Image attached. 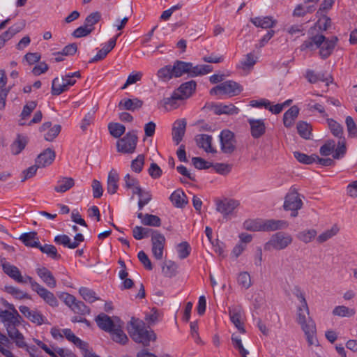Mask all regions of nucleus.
<instances>
[{
    "mask_svg": "<svg viewBox=\"0 0 357 357\" xmlns=\"http://www.w3.org/2000/svg\"><path fill=\"white\" fill-rule=\"evenodd\" d=\"M96 321L100 328L109 333L114 342L121 344H126L128 338L123 331V322L118 317L111 318L101 313L96 317Z\"/></svg>",
    "mask_w": 357,
    "mask_h": 357,
    "instance_id": "obj_1",
    "label": "nucleus"
},
{
    "mask_svg": "<svg viewBox=\"0 0 357 357\" xmlns=\"http://www.w3.org/2000/svg\"><path fill=\"white\" fill-rule=\"evenodd\" d=\"M128 331L132 339L146 347L149 345L151 341L156 340V335L152 330H148L145 324L137 319L132 318L128 326Z\"/></svg>",
    "mask_w": 357,
    "mask_h": 357,
    "instance_id": "obj_2",
    "label": "nucleus"
},
{
    "mask_svg": "<svg viewBox=\"0 0 357 357\" xmlns=\"http://www.w3.org/2000/svg\"><path fill=\"white\" fill-rule=\"evenodd\" d=\"M297 322L301 325L309 345L317 344L316 325L314 321L309 317L307 303L301 304L298 307Z\"/></svg>",
    "mask_w": 357,
    "mask_h": 357,
    "instance_id": "obj_3",
    "label": "nucleus"
},
{
    "mask_svg": "<svg viewBox=\"0 0 357 357\" xmlns=\"http://www.w3.org/2000/svg\"><path fill=\"white\" fill-rule=\"evenodd\" d=\"M173 75L174 77H180L184 74H188L190 77H197L206 75L213 70V67L210 65H197L193 66L190 62H185L179 60L174 61L172 66Z\"/></svg>",
    "mask_w": 357,
    "mask_h": 357,
    "instance_id": "obj_4",
    "label": "nucleus"
},
{
    "mask_svg": "<svg viewBox=\"0 0 357 357\" xmlns=\"http://www.w3.org/2000/svg\"><path fill=\"white\" fill-rule=\"evenodd\" d=\"M9 308L11 311L0 310V321L3 324L8 334L15 330L20 325L22 320L21 316L13 305H10Z\"/></svg>",
    "mask_w": 357,
    "mask_h": 357,
    "instance_id": "obj_5",
    "label": "nucleus"
},
{
    "mask_svg": "<svg viewBox=\"0 0 357 357\" xmlns=\"http://www.w3.org/2000/svg\"><path fill=\"white\" fill-rule=\"evenodd\" d=\"M293 241L292 236L286 233L277 232L271 236L270 239L264 244L266 250H282L287 248Z\"/></svg>",
    "mask_w": 357,
    "mask_h": 357,
    "instance_id": "obj_6",
    "label": "nucleus"
},
{
    "mask_svg": "<svg viewBox=\"0 0 357 357\" xmlns=\"http://www.w3.org/2000/svg\"><path fill=\"white\" fill-rule=\"evenodd\" d=\"M137 142L138 137L136 132L134 130L130 131L117 141V151L124 154L133 153L135 151Z\"/></svg>",
    "mask_w": 357,
    "mask_h": 357,
    "instance_id": "obj_7",
    "label": "nucleus"
},
{
    "mask_svg": "<svg viewBox=\"0 0 357 357\" xmlns=\"http://www.w3.org/2000/svg\"><path fill=\"white\" fill-rule=\"evenodd\" d=\"M243 90L242 86L236 82L229 80L212 88L211 95H227L229 97L237 96Z\"/></svg>",
    "mask_w": 357,
    "mask_h": 357,
    "instance_id": "obj_8",
    "label": "nucleus"
},
{
    "mask_svg": "<svg viewBox=\"0 0 357 357\" xmlns=\"http://www.w3.org/2000/svg\"><path fill=\"white\" fill-rule=\"evenodd\" d=\"M240 206L238 200L233 199H224L216 202V210L220 213L227 220L235 215L236 210Z\"/></svg>",
    "mask_w": 357,
    "mask_h": 357,
    "instance_id": "obj_9",
    "label": "nucleus"
},
{
    "mask_svg": "<svg viewBox=\"0 0 357 357\" xmlns=\"http://www.w3.org/2000/svg\"><path fill=\"white\" fill-rule=\"evenodd\" d=\"M1 266L3 272L17 283L30 284L33 280L29 275L22 276L20 269L17 266L7 262L6 261H1Z\"/></svg>",
    "mask_w": 357,
    "mask_h": 357,
    "instance_id": "obj_10",
    "label": "nucleus"
},
{
    "mask_svg": "<svg viewBox=\"0 0 357 357\" xmlns=\"http://www.w3.org/2000/svg\"><path fill=\"white\" fill-rule=\"evenodd\" d=\"M31 289L36 292L37 294L48 305L52 307L58 305V300L52 292L40 284L36 280H33L29 284Z\"/></svg>",
    "mask_w": 357,
    "mask_h": 357,
    "instance_id": "obj_11",
    "label": "nucleus"
},
{
    "mask_svg": "<svg viewBox=\"0 0 357 357\" xmlns=\"http://www.w3.org/2000/svg\"><path fill=\"white\" fill-rule=\"evenodd\" d=\"M75 82L76 80L72 79V76H70V75L54 78L52 84V94L59 96L67 91L69 86L74 85Z\"/></svg>",
    "mask_w": 357,
    "mask_h": 357,
    "instance_id": "obj_12",
    "label": "nucleus"
},
{
    "mask_svg": "<svg viewBox=\"0 0 357 357\" xmlns=\"http://www.w3.org/2000/svg\"><path fill=\"white\" fill-rule=\"evenodd\" d=\"M33 341L36 344L42 349L46 354H49L51 357H74L73 353L70 351L53 346H48L45 342L38 339H33Z\"/></svg>",
    "mask_w": 357,
    "mask_h": 357,
    "instance_id": "obj_13",
    "label": "nucleus"
},
{
    "mask_svg": "<svg viewBox=\"0 0 357 357\" xmlns=\"http://www.w3.org/2000/svg\"><path fill=\"white\" fill-rule=\"evenodd\" d=\"M152 253L155 258L160 260L163 257V250L165 243V236L155 231H153L151 235Z\"/></svg>",
    "mask_w": 357,
    "mask_h": 357,
    "instance_id": "obj_14",
    "label": "nucleus"
},
{
    "mask_svg": "<svg viewBox=\"0 0 357 357\" xmlns=\"http://www.w3.org/2000/svg\"><path fill=\"white\" fill-rule=\"evenodd\" d=\"M303 202L295 188H291L285 197L284 208L285 210L298 211L302 208Z\"/></svg>",
    "mask_w": 357,
    "mask_h": 357,
    "instance_id": "obj_15",
    "label": "nucleus"
},
{
    "mask_svg": "<svg viewBox=\"0 0 357 357\" xmlns=\"http://www.w3.org/2000/svg\"><path fill=\"white\" fill-rule=\"evenodd\" d=\"M84 241V236L79 233L74 237V241H72L70 237L66 234L58 235L54 237V241L59 245H62L70 249L77 248L81 242Z\"/></svg>",
    "mask_w": 357,
    "mask_h": 357,
    "instance_id": "obj_16",
    "label": "nucleus"
},
{
    "mask_svg": "<svg viewBox=\"0 0 357 357\" xmlns=\"http://www.w3.org/2000/svg\"><path fill=\"white\" fill-rule=\"evenodd\" d=\"M221 149L225 153H231L235 150V139L233 132L222 130L220 135Z\"/></svg>",
    "mask_w": 357,
    "mask_h": 357,
    "instance_id": "obj_17",
    "label": "nucleus"
},
{
    "mask_svg": "<svg viewBox=\"0 0 357 357\" xmlns=\"http://www.w3.org/2000/svg\"><path fill=\"white\" fill-rule=\"evenodd\" d=\"M337 42V37L327 38L324 36V39L319 47V53L321 59H326L332 54Z\"/></svg>",
    "mask_w": 357,
    "mask_h": 357,
    "instance_id": "obj_18",
    "label": "nucleus"
},
{
    "mask_svg": "<svg viewBox=\"0 0 357 357\" xmlns=\"http://www.w3.org/2000/svg\"><path fill=\"white\" fill-rule=\"evenodd\" d=\"M229 314L231 321L241 333H245L243 322V310L241 306H235L229 308Z\"/></svg>",
    "mask_w": 357,
    "mask_h": 357,
    "instance_id": "obj_19",
    "label": "nucleus"
},
{
    "mask_svg": "<svg viewBox=\"0 0 357 357\" xmlns=\"http://www.w3.org/2000/svg\"><path fill=\"white\" fill-rule=\"evenodd\" d=\"M248 122L250 127V133L253 138L258 139L264 135L266 124L264 119H248Z\"/></svg>",
    "mask_w": 357,
    "mask_h": 357,
    "instance_id": "obj_20",
    "label": "nucleus"
},
{
    "mask_svg": "<svg viewBox=\"0 0 357 357\" xmlns=\"http://www.w3.org/2000/svg\"><path fill=\"white\" fill-rule=\"evenodd\" d=\"M36 272L40 280L49 288L54 289L56 287V280L52 273L46 267L37 268Z\"/></svg>",
    "mask_w": 357,
    "mask_h": 357,
    "instance_id": "obj_21",
    "label": "nucleus"
},
{
    "mask_svg": "<svg viewBox=\"0 0 357 357\" xmlns=\"http://www.w3.org/2000/svg\"><path fill=\"white\" fill-rule=\"evenodd\" d=\"M289 226V224L285 220H263L261 224L262 231H272L279 229H285Z\"/></svg>",
    "mask_w": 357,
    "mask_h": 357,
    "instance_id": "obj_22",
    "label": "nucleus"
},
{
    "mask_svg": "<svg viewBox=\"0 0 357 357\" xmlns=\"http://www.w3.org/2000/svg\"><path fill=\"white\" fill-rule=\"evenodd\" d=\"M186 128V121L183 119L177 120L174 122L172 128V139L176 145L179 144L185 135Z\"/></svg>",
    "mask_w": 357,
    "mask_h": 357,
    "instance_id": "obj_23",
    "label": "nucleus"
},
{
    "mask_svg": "<svg viewBox=\"0 0 357 357\" xmlns=\"http://www.w3.org/2000/svg\"><path fill=\"white\" fill-rule=\"evenodd\" d=\"M20 312L29 319L31 322L41 325L44 323L45 317L38 310H31L27 306L21 305L19 307Z\"/></svg>",
    "mask_w": 357,
    "mask_h": 357,
    "instance_id": "obj_24",
    "label": "nucleus"
},
{
    "mask_svg": "<svg viewBox=\"0 0 357 357\" xmlns=\"http://www.w3.org/2000/svg\"><path fill=\"white\" fill-rule=\"evenodd\" d=\"M55 157L56 154L54 151L48 148L38 155L36 159V164H37L39 167H45L52 163Z\"/></svg>",
    "mask_w": 357,
    "mask_h": 357,
    "instance_id": "obj_25",
    "label": "nucleus"
},
{
    "mask_svg": "<svg viewBox=\"0 0 357 357\" xmlns=\"http://www.w3.org/2000/svg\"><path fill=\"white\" fill-rule=\"evenodd\" d=\"M61 129V127L60 125H54L53 127H52V123L47 121L45 122L41 126V127L40 128V131H47V132L44 135L45 139L49 142H52L60 133Z\"/></svg>",
    "mask_w": 357,
    "mask_h": 357,
    "instance_id": "obj_26",
    "label": "nucleus"
},
{
    "mask_svg": "<svg viewBox=\"0 0 357 357\" xmlns=\"http://www.w3.org/2000/svg\"><path fill=\"white\" fill-rule=\"evenodd\" d=\"M121 33H118L116 36L111 38L107 44H105L103 47L98 51V52L95 55L90 61L89 63H95L98 61L103 59L107 54L115 47L116 43V40Z\"/></svg>",
    "mask_w": 357,
    "mask_h": 357,
    "instance_id": "obj_27",
    "label": "nucleus"
},
{
    "mask_svg": "<svg viewBox=\"0 0 357 357\" xmlns=\"http://www.w3.org/2000/svg\"><path fill=\"white\" fill-rule=\"evenodd\" d=\"M197 83L194 80H190L182 84L176 90L174 91L181 98L184 100L189 98L192 93L195 91Z\"/></svg>",
    "mask_w": 357,
    "mask_h": 357,
    "instance_id": "obj_28",
    "label": "nucleus"
},
{
    "mask_svg": "<svg viewBox=\"0 0 357 357\" xmlns=\"http://www.w3.org/2000/svg\"><path fill=\"white\" fill-rule=\"evenodd\" d=\"M143 101L135 98L132 99L123 98L119 103V108L122 110L135 111L142 107Z\"/></svg>",
    "mask_w": 357,
    "mask_h": 357,
    "instance_id": "obj_29",
    "label": "nucleus"
},
{
    "mask_svg": "<svg viewBox=\"0 0 357 357\" xmlns=\"http://www.w3.org/2000/svg\"><path fill=\"white\" fill-rule=\"evenodd\" d=\"M324 36L319 34L310 37L307 40H305L303 43L301 45V50L314 51L319 49V47L320 46V44L322 42Z\"/></svg>",
    "mask_w": 357,
    "mask_h": 357,
    "instance_id": "obj_30",
    "label": "nucleus"
},
{
    "mask_svg": "<svg viewBox=\"0 0 357 357\" xmlns=\"http://www.w3.org/2000/svg\"><path fill=\"white\" fill-rule=\"evenodd\" d=\"M75 185V180L71 177L62 176L60 177L54 190L56 192L64 193L72 188Z\"/></svg>",
    "mask_w": 357,
    "mask_h": 357,
    "instance_id": "obj_31",
    "label": "nucleus"
},
{
    "mask_svg": "<svg viewBox=\"0 0 357 357\" xmlns=\"http://www.w3.org/2000/svg\"><path fill=\"white\" fill-rule=\"evenodd\" d=\"M197 145L208 153H215V150L212 148V137L210 135L202 134L195 137Z\"/></svg>",
    "mask_w": 357,
    "mask_h": 357,
    "instance_id": "obj_32",
    "label": "nucleus"
},
{
    "mask_svg": "<svg viewBox=\"0 0 357 357\" xmlns=\"http://www.w3.org/2000/svg\"><path fill=\"white\" fill-rule=\"evenodd\" d=\"M172 204L177 208H183L188 204V199L184 192L181 189L174 191L169 197Z\"/></svg>",
    "mask_w": 357,
    "mask_h": 357,
    "instance_id": "obj_33",
    "label": "nucleus"
},
{
    "mask_svg": "<svg viewBox=\"0 0 357 357\" xmlns=\"http://www.w3.org/2000/svg\"><path fill=\"white\" fill-rule=\"evenodd\" d=\"M251 22L257 27L262 29H270L274 26L277 21L272 17H255L251 18Z\"/></svg>",
    "mask_w": 357,
    "mask_h": 357,
    "instance_id": "obj_34",
    "label": "nucleus"
},
{
    "mask_svg": "<svg viewBox=\"0 0 357 357\" xmlns=\"http://www.w3.org/2000/svg\"><path fill=\"white\" fill-rule=\"evenodd\" d=\"M8 339L10 338L15 344L16 347L20 349H23L25 351L31 346L29 345L26 341L24 336L18 331L17 328L13 330L8 334Z\"/></svg>",
    "mask_w": 357,
    "mask_h": 357,
    "instance_id": "obj_35",
    "label": "nucleus"
},
{
    "mask_svg": "<svg viewBox=\"0 0 357 357\" xmlns=\"http://www.w3.org/2000/svg\"><path fill=\"white\" fill-rule=\"evenodd\" d=\"M19 239L26 245L31 248H38L40 242L36 231L22 234Z\"/></svg>",
    "mask_w": 357,
    "mask_h": 357,
    "instance_id": "obj_36",
    "label": "nucleus"
},
{
    "mask_svg": "<svg viewBox=\"0 0 357 357\" xmlns=\"http://www.w3.org/2000/svg\"><path fill=\"white\" fill-rule=\"evenodd\" d=\"M299 114V109L297 106L291 107L283 115V123L285 127H291Z\"/></svg>",
    "mask_w": 357,
    "mask_h": 357,
    "instance_id": "obj_37",
    "label": "nucleus"
},
{
    "mask_svg": "<svg viewBox=\"0 0 357 357\" xmlns=\"http://www.w3.org/2000/svg\"><path fill=\"white\" fill-rule=\"evenodd\" d=\"M12 343L6 335L0 333V352L5 357H17L11 351Z\"/></svg>",
    "mask_w": 357,
    "mask_h": 357,
    "instance_id": "obj_38",
    "label": "nucleus"
},
{
    "mask_svg": "<svg viewBox=\"0 0 357 357\" xmlns=\"http://www.w3.org/2000/svg\"><path fill=\"white\" fill-rule=\"evenodd\" d=\"M119 180V176L118 173L114 170L112 169L109 174L107 177V192L113 195L116 193L117 189H118V182Z\"/></svg>",
    "mask_w": 357,
    "mask_h": 357,
    "instance_id": "obj_39",
    "label": "nucleus"
},
{
    "mask_svg": "<svg viewBox=\"0 0 357 357\" xmlns=\"http://www.w3.org/2000/svg\"><path fill=\"white\" fill-rule=\"evenodd\" d=\"M214 112L216 114H228L234 115L239 112L238 108L235 107L233 104L224 105L219 104L214 107Z\"/></svg>",
    "mask_w": 357,
    "mask_h": 357,
    "instance_id": "obj_40",
    "label": "nucleus"
},
{
    "mask_svg": "<svg viewBox=\"0 0 357 357\" xmlns=\"http://www.w3.org/2000/svg\"><path fill=\"white\" fill-rule=\"evenodd\" d=\"M317 232L314 229H304L296 234V238L300 241L307 244L312 242L317 236Z\"/></svg>",
    "mask_w": 357,
    "mask_h": 357,
    "instance_id": "obj_41",
    "label": "nucleus"
},
{
    "mask_svg": "<svg viewBox=\"0 0 357 357\" xmlns=\"http://www.w3.org/2000/svg\"><path fill=\"white\" fill-rule=\"evenodd\" d=\"M183 99L175 91L170 97L165 98L160 101V104L167 109H174L178 107V100Z\"/></svg>",
    "mask_w": 357,
    "mask_h": 357,
    "instance_id": "obj_42",
    "label": "nucleus"
},
{
    "mask_svg": "<svg viewBox=\"0 0 357 357\" xmlns=\"http://www.w3.org/2000/svg\"><path fill=\"white\" fill-rule=\"evenodd\" d=\"M158 79L163 82H167L173 77V70L171 65H167L160 68L156 73Z\"/></svg>",
    "mask_w": 357,
    "mask_h": 357,
    "instance_id": "obj_43",
    "label": "nucleus"
},
{
    "mask_svg": "<svg viewBox=\"0 0 357 357\" xmlns=\"http://www.w3.org/2000/svg\"><path fill=\"white\" fill-rule=\"evenodd\" d=\"M4 291L13 296L15 299L22 300V299H30L31 297L29 294L22 291L17 287L6 285L4 287Z\"/></svg>",
    "mask_w": 357,
    "mask_h": 357,
    "instance_id": "obj_44",
    "label": "nucleus"
},
{
    "mask_svg": "<svg viewBox=\"0 0 357 357\" xmlns=\"http://www.w3.org/2000/svg\"><path fill=\"white\" fill-rule=\"evenodd\" d=\"M339 230L340 229L336 225H333L331 229L324 231L317 237V242L319 243H323L327 241L335 236L338 233Z\"/></svg>",
    "mask_w": 357,
    "mask_h": 357,
    "instance_id": "obj_45",
    "label": "nucleus"
},
{
    "mask_svg": "<svg viewBox=\"0 0 357 357\" xmlns=\"http://www.w3.org/2000/svg\"><path fill=\"white\" fill-rule=\"evenodd\" d=\"M356 313L354 308H349L344 305L336 306L333 310V314L340 317H351Z\"/></svg>",
    "mask_w": 357,
    "mask_h": 357,
    "instance_id": "obj_46",
    "label": "nucleus"
},
{
    "mask_svg": "<svg viewBox=\"0 0 357 357\" xmlns=\"http://www.w3.org/2000/svg\"><path fill=\"white\" fill-rule=\"evenodd\" d=\"M37 248L53 259H59L61 258V255L58 254L56 247L53 245L45 244L44 245H41L40 243Z\"/></svg>",
    "mask_w": 357,
    "mask_h": 357,
    "instance_id": "obj_47",
    "label": "nucleus"
},
{
    "mask_svg": "<svg viewBox=\"0 0 357 357\" xmlns=\"http://www.w3.org/2000/svg\"><path fill=\"white\" fill-rule=\"evenodd\" d=\"M62 331L63 333V336H65L68 340L72 342L76 346L79 347L80 349H85L86 343L81 340L79 337H76L70 329L66 328L63 329Z\"/></svg>",
    "mask_w": 357,
    "mask_h": 357,
    "instance_id": "obj_48",
    "label": "nucleus"
},
{
    "mask_svg": "<svg viewBox=\"0 0 357 357\" xmlns=\"http://www.w3.org/2000/svg\"><path fill=\"white\" fill-rule=\"evenodd\" d=\"M334 153L333 154V158L334 159H340L343 158L347 153V146H346V139L345 137L340 138L337 144L336 149H334Z\"/></svg>",
    "mask_w": 357,
    "mask_h": 357,
    "instance_id": "obj_49",
    "label": "nucleus"
},
{
    "mask_svg": "<svg viewBox=\"0 0 357 357\" xmlns=\"http://www.w3.org/2000/svg\"><path fill=\"white\" fill-rule=\"evenodd\" d=\"M262 219L247 220L243 224L244 229L252 231H261Z\"/></svg>",
    "mask_w": 357,
    "mask_h": 357,
    "instance_id": "obj_50",
    "label": "nucleus"
},
{
    "mask_svg": "<svg viewBox=\"0 0 357 357\" xmlns=\"http://www.w3.org/2000/svg\"><path fill=\"white\" fill-rule=\"evenodd\" d=\"M296 128L301 137L305 139L310 138L312 128L310 124L305 121H299L297 123Z\"/></svg>",
    "mask_w": 357,
    "mask_h": 357,
    "instance_id": "obj_51",
    "label": "nucleus"
},
{
    "mask_svg": "<svg viewBox=\"0 0 357 357\" xmlns=\"http://www.w3.org/2000/svg\"><path fill=\"white\" fill-rule=\"evenodd\" d=\"M79 292L84 300L89 303H93L98 300L99 298L96 296V292L87 287H81L79 290Z\"/></svg>",
    "mask_w": 357,
    "mask_h": 357,
    "instance_id": "obj_52",
    "label": "nucleus"
},
{
    "mask_svg": "<svg viewBox=\"0 0 357 357\" xmlns=\"http://www.w3.org/2000/svg\"><path fill=\"white\" fill-rule=\"evenodd\" d=\"M328 125L329 127V129L331 130V132L335 137H337L339 138H343L344 137L343 136V128L342 126L334 121L333 119H328Z\"/></svg>",
    "mask_w": 357,
    "mask_h": 357,
    "instance_id": "obj_53",
    "label": "nucleus"
},
{
    "mask_svg": "<svg viewBox=\"0 0 357 357\" xmlns=\"http://www.w3.org/2000/svg\"><path fill=\"white\" fill-rule=\"evenodd\" d=\"M294 155L298 162L306 165L316 162L317 158H318L317 155H308L298 151L294 152Z\"/></svg>",
    "mask_w": 357,
    "mask_h": 357,
    "instance_id": "obj_54",
    "label": "nucleus"
},
{
    "mask_svg": "<svg viewBox=\"0 0 357 357\" xmlns=\"http://www.w3.org/2000/svg\"><path fill=\"white\" fill-rule=\"evenodd\" d=\"M110 134L115 138L120 137L126 131V127L119 123H110L108 125Z\"/></svg>",
    "mask_w": 357,
    "mask_h": 357,
    "instance_id": "obj_55",
    "label": "nucleus"
},
{
    "mask_svg": "<svg viewBox=\"0 0 357 357\" xmlns=\"http://www.w3.org/2000/svg\"><path fill=\"white\" fill-rule=\"evenodd\" d=\"M176 251L179 259H184L190 255L191 248L188 242L183 241L177 245Z\"/></svg>",
    "mask_w": 357,
    "mask_h": 357,
    "instance_id": "obj_56",
    "label": "nucleus"
},
{
    "mask_svg": "<svg viewBox=\"0 0 357 357\" xmlns=\"http://www.w3.org/2000/svg\"><path fill=\"white\" fill-rule=\"evenodd\" d=\"M345 124L348 132V137L351 138L357 137V125L353 118L350 116L346 117Z\"/></svg>",
    "mask_w": 357,
    "mask_h": 357,
    "instance_id": "obj_57",
    "label": "nucleus"
},
{
    "mask_svg": "<svg viewBox=\"0 0 357 357\" xmlns=\"http://www.w3.org/2000/svg\"><path fill=\"white\" fill-rule=\"evenodd\" d=\"M305 78L312 84L317 83L319 81L328 82V79L324 77V75L323 73H316L312 70H306Z\"/></svg>",
    "mask_w": 357,
    "mask_h": 357,
    "instance_id": "obj_58",
    "label": "nucleus"
},
{
    "mask_svg": "<svg viewBox=\"0 0 357 357\" xmlns=\"http://www.w3.org/2000/svg\"><path fill=\"white\" fill-rule=\"evenodd\" d=\"M306 107L310 112H314V111H317L322 117H328V114L326 112L325 108L321 103H316L313 100H310V102L306 105Z\"/></svg>",
    "mask_w": 357,
    "mask_h": 357,
    "instance_id": "obj_59",
    "label": "nucleus"
},
{
    "mask_svg": "<svg viewBox=\"0 0 357 357\" xmlns=\"http://www.w3.org/2000/svg\"><path fill=\"white\" fill-rule=\"evenodd\" d=\"M231 341L234 347L238 351L241 356L247 357V355L249 354V352L244 348L241 337L235 334H233L231 335Z\"/></svg>",
    "mask_w": 357,
    "mask_h": 357,
    "instance_id": "obj_60",
    "label": "nucleus"
},
{
    "mask_svg": "<svg viewBox=\"0 0 357 357\" xmlns=\"http://www.w3.org/2000/svg\"><path fill=\"white\" fill-rule=\"evenodd\" d=\"M100 17L101 15L99 12H93L86 17L84 24L93 31L94 25L100 21Z\"/></svg>",
    "mask_w": 357,
    "mask_h": 357,
    "instance_id": "obj_61",
    "label": "nucleus"
},
{
    "mask_svg": "<svg viewBox=\"0 0 357 357\" xmlns=\"http://www.w3.org/2000/svg\"><path fill=\"white\" fill-rule=\"evenodd\" d=\"M144 159L145 158L143 154L138 155L131 162L132 170L136 173L141 172L144 165Z\"/></svg>",
    "mask_w": 357,
    "mask_h": 357,
    "instance_id": "obj_62",
    "label": "nucleus"
},
{
    "mask_svg": "<svg viewBox=\"0 0 357 357\" xmlns=\"http://www.w3.org/2000/svg\"><path fill=\"white\" fill-rule=\"evenodd\" d=\"M336 144L333 140H328L320 147L319 152L321 155L328 156L332 153L335 148Z\"/></svg>",
    "mask_w": 357,
    "mask_h": 357,
    "instance_id": "obj_63",
    "label": "nucleus"
},
{
    "mask_svg": "<svg viewBox=\"0 0 357 357\" xmlns=\"http://www.w3.org/2000/svg\"><path fill=\"white\" fill-rule=\"evenodd\" d=\"M143 225L152 227H159L161 225V220L157 215L145 214V218L143 220Z\"/></svg>",
    "mask_w": 357,
    "mask_h": 357,
    "instance_id": "obj_64",
    "label": "nucleus"
}]
</instances>
